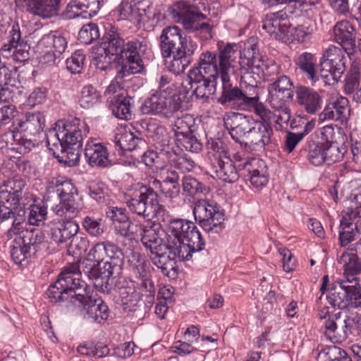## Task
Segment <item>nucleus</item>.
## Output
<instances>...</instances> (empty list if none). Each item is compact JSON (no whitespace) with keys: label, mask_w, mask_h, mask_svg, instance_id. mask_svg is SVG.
<instances>
[{"label":"nucleus","mask_w":361,"mask_h":361,"mask_svg":"<svg viewBox=\"0 0 361 361\" xmlns=\"http://www.w3.org/2000/svg\"><path fill=\"white\" fill-rule=\"evenodd\" d=\"M77 266L67 269L61 278L51 283L47 292L54 301H68L85 311V318L91 322L102 324L107 320L109 310L106 303L100 298L92 299L89 295V286L83 280L78 279V274L74 273Z\"/></svg>","instance_id":"f257e3e1"},{"label":"nucleus","mask_w":361,"mask_h":361,"mask_svg":"<svg viewBox=\"0 0 361 361\" xmlns=\"http://www.w3.org/2000/svg\"><path fill=\"white\" fill-rule=\"evenodd\" d=\"M54 192L60 201L53 207L54 214L61 221H51L49 235L55 243L63 244L74 237L79 231V225L73 218L80 212L82 207L77 200L78 190L70 180L52 181Z\"/></svg>","instance_id":"f03ea898"},{"label":"nucleus","mask_w":361,"mask_h":361,"mask_svg":"<svg viewBox=\"0 0 361 361\" xmlns=\"http://www.w3.org/2000/svg\"><path fill=\"white\" fill-rule=\"evenodd\" d=\"M159 47L167 70L179 75L193 61L197 44L185 36L178 26H169L161 32Z\"/></svg>","instance_id":"7ed1b4c3"},{"label":"nucleus","mask_w":361,"mask_h":361,"mask_svg":"<svg viewBox=\"0 0 361 361\" xmlns=\"http://www.w3.org/2000/svg\"><path fill=\"white\" fill-rule=\"evenodd\" d=\"M214 56L209 53H202L197 66L194 67L188 74L187 81L190 85L189 90L197 98L208 99L216 92L217 75Z\"/></svg>","instance_id":"20e7f679"},{"label":"nucleus","mask_w":361,"mask_h":361,"mask_svg":"<svg viewBox=\"0 0 361 361\" xmlns=\"http://www.w3.org/2000/svg\"><path fill=\"white\" fill-rule=\"evenodd\" d=\"M124 201L130 212L144 219L155 216L162 207L154 189L141 183L127 189Z\"/></svg>","instance_id":"39448f33"},{"label":"nucleus","mask_w":361,"mask_h":361,"mask_svg":"<svg viewBox=\"0 0 361 361\" xmlns=\"http://www.w3.org/2000/svg\"><path fill=\"white\" fill-rule=\"evenodd\" d=\"M25 186V180L18 176L8 178L0 183V222L9 219L12 207H27L32 201Z\"/></svg>","instance_id":"423d86ee"},{"label":"nucleus","mask_w":361,"mask_h":361,"mask_svg":"<svg viewBox=\"0 0 361 361\" xmlns=\"http://www.w3.org/2000/svg\"><path fill=\"white\" fill-rule=\"evenodd\" d=\"M267 80L271 82L267 87L268 101L271 108L278 114L276 122L281 126L287 125L291 118V111L288 104L294 94L292 89L293 82L285 75Z\"/></svg>","instance_id":"0eeeda50"},{"label":"nucleus","mask_w":361,"mask_h":361,"mask_svg":"<svg viewBox=\"0 0 361 361\" xmlns=\"http://www.w3.org/2000/svg\"><path fill=\"white\" fill-rule=\"evenodd\" d=\"M182 107L180 94L173 92V87L157 90L146 99L141 106L145 114L157 115L164 118L175 117Z\"/></svg>","instance_id":"6e6552de"},{"label":"nucleus","mask_w":361,"mask_h":361,"mask_svg":"<svg viewBox=\"0 0 361 361\" xmlns=\"http://www.w3.org/2000/svg\"><path fill=\"white\" fill-rule=\"evenodd\" d=\"M240 87L233 86L231 79L222 85V92L218 102L222 105L231 104L259 94V75L250 68L241 70Z\"/></svg>","instance_id":"1a4fd4ad"},{"label":"nucleus","mask_w":361,"mask_h":361,"mask_svg":"<svg viewBox=\"0 0 361 361\" xmlns=\"http://www.w3.org/2000/svg\"><path fill=\"white\" fill-rule=\"evenodd\" d=\"M173 17L188 31H200L206 39L212 38L213 26L208 23H200L207 16L201 13L199 8L185 1L177 2L172 11Z\"/></svg>","instance_id":"9d476101"},{"label":"nucleus","mask_w":361,"mask_h":361,"mask_svg":"<svg viewBox=\"0 0 361 361\" xmlns=\"http://www.w3.org/2000/svg\"><path fill=\"white\" fill-rule=\"evenodd\" d=\"M195 221L207 232L219 233L224 228V210L214 201L198 200L193 208Z\"/></svg>","instance_id":"9b49d317"},{"label":"nucleus","mask_w":361,"mask_h":361,"mask_svg":"<svg viewBox=\"0 0 361 361\" xmlns=\"http://www.w3.org/2000/svg\"><path fill=\"white\" fill-rule=\"evenodd\" d=\"M147 49L146 40L133 38L124 44L117 55L116 62L121 66V69L127 73H141L145 69L142 57Z\"/></svg>","instance_id":"f8f14e48"},{"label":"nucleus","mask_w":361,"mask_h":361,"mask_svg":"<svg viewBox=\"0 0 361 361\" xmlns=\"http://www.w3.org/2000/svg\"><path fill=\"white\" fill-rule=\"evenodd\" d=\"M324 335L333 343H342L345 342L353 334V322L345 316L341 317L339 312L331 316L324 322Z\"/></svg>","instance_id":"ddd939ff"},{"label":"nucleus","mask_w":361,"mask_h":361,"mask_svg":"<svg viewBox=\"0 0 361 361\" xmlns=\"http://www.w3.org/2000/svg\"><path fill=\"white\" fill-rule=\"evenodd\" d=\"M199 238H203L200 231L195 224L190 221L183 219H173L169 221L166 230L165 240H185L186 242L197 241Z\"/></svg>","instance_id":"4468645a"},{"label":"nucleus","mask_w":361,"mask_h":361,"mask_svg":"<svg viewBox=\"0 0 361 361\" xmlns=\"http://www.w3.org/2000/svg\"><path fill=\"white\" fill-rule=\"evenodd\" d=\"M235 44L228 43L218 44L217 54L210 51H206L203 53H209L214 56L217 75L220 76L222 85L230 78V75L233 72V63L237 58L238 52L235 49Z\"/></svg>","instance_id":"2eb2a0df"},{"label":"nucleus","mask_w":361,"mask_h":361,"mask_svg":"<svg viewBox=\"0 0 361 361\" xmlns=\"http://www.w3.org/2000/svg\"><path fill=\"white\" fill-rule=\"evenodd\" d=\"M18 71L8 72L0 82V102L21 103L27 94L26 89L19 80Z\"/></svg>","instance_id":"dca6fc26"},{"label":"nucleus","mask_w":361,"mask_h":361,"mask_svg":"<svg viewBox=\"0 0 361 361\" xmlns=\"http://www.w3.org/2000/svg\"><path fill=\"white\" fill-rule=\"evenodd\" d=\"M344 49L330 46L323 54L320 61L321 71L329 73L335 81H338L346 69Z\"/></svg>","instance_id":"f3484780"},{"label":"nucleus","mask_w":361,"mask_h":361,"mask_svg":"<svg viewBox=\"0 0 361 361\" xmlns=\"http://www.w3.org/2000/svg\"><path fill=\"white\" fill-rule=\"evenodd\" d=\"M350 114L349 102L346 97L343 96L331 97L319 114L318 120L319 122L333 120L339 121L341 124H346Z\"/></svg>","instance_id":"a211bd4d"},{"label":"nucleus","mask_w":361,"mask_h":361,"mask_svg":"<svg viewBox=\"0 0 361 361\" xmlns=\"http://www.w3.org/2000/svg\"><path fill=\"white\" fill-rule=\"evenodd\" d=\"M62 140L70 146H82V140L89 133V127L78 118H68L59 130Z\"/></svg>","instance_id":"6ab92c4d"},{"label":"nucleus","mask_w":361,"mask_h":361,"mask_svg":"<svg viewBox=\"0 0 361 361\" xmlns=\"http://www.w3.org/2000/svg\"><path fill=\"white\" fill-rule=\"evenodd\" d=\"M61 1V0H15L17 7L20 8L23 6L20 3H25L27 12L42 19L58 16Z\"/></svg>","instance_id":"aec40b11"},{"label":"nucleus","mask_w":361,"mask_h":361,"mask_svg":"<svg viewBox=\"0 0 361 361\" xmlns=\"http://www.w3.org/2000/svg\"><path fill=\"white\" fill-rule=\"evenodd\" d=\"M296 102L307 114H316L322 107L323 99L317 90L304 85L295 87Z\"/></svg>","instance_id":"412c9836"},{"label":"nucleus","mask_w":361,"mask_h":361,"mask_svg":"<svg viewBox=\"0 0 361 361\" xmlns=\"http://www.w3.org/2000/svg\"><path fill=\"white\" fill-rule=\"evenodd\" d=\"M198 243L186 242L185 240L178 242L166 240L169 247V254L173 255L174 260L178 259L180 261H188L192 259V255L199 253L204 249L205 242L203 238L197 240Z\"/></svg>","instance_id":"4be33fe9"},{"label":"nucleus","mask_w":361,"mask_h":361,"mask_svg":"<svg viewBox=\"0 0 361 361\" xmlns=\"http://www.w3.org/2000/svg\"><path fill=\"white\" fill-rule=\"evenodd\" d=\"M334 40L342 47V49L350 54L355 52V30L348 20L338 22L334 27Z\"/></svg>","instance_id":"5701e85b"},{"label":"nucleus","mask_w":361,"mask_h":361,"mask_svg":"<svg viewBox=\"0 0 361 361\" xmlns=\"http://www.w3.org/2000/svg\"><path fill=\"white\" fill-rule=\"evenodd\" d=\"M243 169L247 173L250 184L255 188L264 187L269 181L268 169L262 159L252 158L243 164Z\"/></svg>","instance_id":"b1692460"},{"label":"nucleus","mask_w":361,"mask_h":361,"mask_svg":"<svg viewBox=\"0 0 361 361\" xmlns=\"http://www.w3.org/2000/svg\"><path fill=\"white\" fill-rule=\"evenodd\" d=\"M233 109L245 111H253L261 119L262 123H269L273 114L260 102L259 94L256 96L246 97L238 102L229 104Z\"/></svg>","instance_id":"393cba45"},{"label":"nucleus","mask_w":361,"mask_h":361,"mask_svg":"<svg viewBox=\"0 0 361 361\" xmlns=\"http://www.w3.org/2000/svg\"><path fill=\"white\" fill-rule=\"evenodd\" d=\"M272 134L270 123L256 121L246 135L245 144L250 147L264 149L270 143Z\"/></svg>","instance_id":"a878e982"},{"label":"nucleus","mask_w":361,"mask_h":361,"mask_svg":"<svg viewBox=\"0 0 361 361\" xmlns=\"http://www.w3.org/2000/svg\"><path fill=\"white\" fill-rule=\"evenodd\" d=\"M45 127V117L40 111L27 112L21 119L16 120L15 129L26 135L39 136Z\"/></svg>","instance_id":"bb28decb"},{"label":"nucleus","mask_w":361,"mask_h":361,"mask_svg":"<svg viewBox=\"0 0 361 361\" xmlns=\"http://www.w3.org/2000/svg\"><path fill=\"white\" fill-rule=\"evenodd\" d=\"M104 0H71L66 7V13L69 18L82 17L90 18L96 16Z\"/></svg>","instance_id":"cd10ccee"},{"label":"nucleus","mask_w":361,"mask_h":361,"mask_svg":"<svg viewBox=\"0 0 361 361\" xmlns=\"http://www.w3.org/2000/svg\"><path fill=\"white\" fill-rule=\"evenodd\" d=\"M84 154L87 162L92 167L105 168L111 165L106 147L99 142L88 141Z\"/></svg>","instance_id":"c85d7f7f"},{"label":"nucleus","mask_w":361,"mask_h":361,"mask_svg":"<svg viewBox=\"0 0 361 361\" xmlns=\"http://www.w3.org/2000/svg\"><path fill=\"white\" fill-rule=\"evenodd\" d=\"M288 26L289 23L286 12L279 11L267 14L263 20L262 28L271 37L276 39L280 36V34H285L288 32Z\"/></svg>","instance_id":"c756f323"},{"label":"nucleus","mask_w":361,"mask_h":361,"mask_svg":"<svg viewBox=\"0 0 361 361\" xmlns=\"http://www.w3.org/2000/svg\"><path fill=\"white\" fill-rule=\"evenodd\" d=\"M66 38L59 31H51L44 35L35 45L36 52L42 54L44 50H52L61 55L67 48Z\"/></svg>","instance_id":"7c9ffc66"},{"label":"nucleus","mask_w":361,"mask_h":361,"mask_svg":"<svg viewBox=\"0 0 361 361\" xmlns=\"http://www.w3.org/2000/svg\"><path fill=\"white\" fill-rule=\"evenodd\" d=\"M8 38V43L2 46L1 51H12L18 60H26L28 58L29 53L27 51L23 50L26 47V44H24L22 39L20 26L17 22H14L12 24Z\"/></svg>","instance_id":"2f4dec72"},{"label":"nucleus","mask_w":361,"mask_h":361,"mask_svg":"<svg viewBox=\"0 0 361 361\" xmlns=\"http://www.w3.org/2000/svg\"><path fill=\"white\" fill-rule=\"evenodd\" d=\"M226 128L228 130L231 137L235 141L244 137L250 130L251 126L248 118L239 113H233L224 119Z\"/></svg>","instance_id":"473e14b6"},{"label":"nucleus","mask_w":361,"mask_h":361,"mask_svg":"<svg viewBox=\"0 0 361 361\" xmlns=\"http://www.w3.org/2000/svg\"><path fill=\"white\" fill-rule=\"evenodd\" d=\"M343 267L346 281L350 283L358 281L357 276L361 273V258L348 249L344 251L338 260Z\"/></svg>","instance_id":"72a5a7b5"},{"label":"nucleus","mask_w":361,"mask_h":361,"mask_svg":"<svg viewBox=\"0 0 361 361\" xmlns=\"http://www.w3.org/2000/svg\"><path fill=\"white\" fill-rule=\"evenodd\" d=\"M169 250L168 243L165 240L164 245L147 252L152 262L158 269H161L163 274L168 276L169 271L173 270L176 267V261L171 255H167Z\"/></svg>","instance_id":"f704fd0d"},{"label":"nucleus","mask_w":361,"mask_h":361,"mask_svg":"<svg viewBox=\"0 0 361 361\" xmlns=\"http://www.w3.org/2000/svg\"><path fill=\"white\" fill-rule=\"evenodd\" d=\"M152 187L159 188L166 197L175 198L180 192L179 175L175 170L168 169L164 173L162 181L154 179L152 182Z\"/></svg>","instance_id":"c9c22d12"},{"label":"nucleus","mask_w":361,"mask_h":361,"mask_svg":"<svg viewBox=\"0 0 361 361\" xmlns=\"http://www.w3.org/2000/svg\"><path fill=\"white\" fill-rule=\"evenodd\" d=\"M216 178L228 183H235L239 178V173L230 157L223 159H214L211 164Z\"/></svg>","instance_id":"e433bc0d"},{"label":"nucleus","mask_w":361,"mask_h":361,"mask_svg":"<svg viewBox=\"0 0 361 361\" xmlns=\"http://www.w3.org/2000/svg\"><path fill=\"white\" fill-rule=\"evenodd\" d=\"M347 283L345 281H336L331 285L326 299L334 307L338 309L348 308L349 304L347 300Z\"/></svg>","instance_id":"4c0bfd02"},{"label":"nucleus","mask_w":361,"mask_h":361,"mask_svg":"<svg viewBox=\"0 0 361 361\" xmlns=\"http://www.w3.org/2000/svg\"><path fill=\"white\" fill-rule=\"evenodd\" d=\"M138 232L141 235V242L148 252L154 250V247H158L164 245L163 240L159 236L157 229L159 226L154 224L145 226L142 224H135Z\"/></svg>","instance_id":"58836bf2"},{"label":"nucleus","mask_w":361,"mask_h":361,"mask_svg":"<svg viewBox=\"0 0 361 361\" xmlns=\"http://www.w3.org/2000/svg\"><path fill=\"white\" fill-rule=\"evenodd\" d=\"M125 44L124 39L121 36L118 30L115 27H111L106 30L102 38V42L99 47L107 51V53L114 54L117 59V55Z\"/></svg>","instance_id":"ea45409f"},{"label":"nucleus","mask_w":361,"mask_h":361,"mask_svg":"<svg viewBox=\"0 0 361 361\" xmlns=\"http://www.w3.org/2000/svg\"><path fill=\"white\" fill-rule=\"evenodd\" d=\"M17 237L33 255L39 249L45 238L44 233L39 228L25 229Z\"/></svg>","instance_id":"a19ab883"},{"label":"nucleus","mask_w":361,"mask_h":361,"mask_svg":"<svg viewBox=\"0 0 361 361\" xmlns=\"http://www.w3.org/2000/svg\"><path fill=\"white\" fill-rule=\"evenodd\" d=\"M75 265L77 266L76 270L74 271V273L78 274V279L75 280L77 283L78 280H81L80 277L81 276L82 273L84 274L85 276H87L90 280L98 281L100 278V271L98 269V266L99 264H97L95 262L92 260L90 258L85 259L83 261L80 262V264L78 265L77 264H71L66 266L61 274L59 275L58 279L61 278V274L70 267Z\"/></svg>","instance_id":"79ce46f5"},{"label":"nucleus","mask_w":361,"mask_h":361,"mask_svg":"<svg viewBox=\"0 0 361 361\" xmlns=\"http://www.w3.org/2000/svg\"><path fill=\"white\" fill-rule=\"evenodd\" d=\"M117 11L121 20H129L134 24L140 23L146 15V12L128 0H123Z\"/></svg>","instance_id":"37998d69"},{"label":"nucleus","mask_w":361,"mask_h":361,"mask_svg":"<svg viewBox=\"0 0 361 361\" xmlns=\"http://www.w3.org/2000/svg\"><path fill=\"white\" fill-rule=\"evenodd\" d=\"M316 61L314 55L309 52H303L295 59V63L301 73L312 81L317 80Z\"/></svg>","instance_id":"c03bdc74"},{"label":"nucleus","mask_w":361,"mask_h":361,"mask_svg":"<svg viewBox=\"0 0 361 361\" xmlns=\"http://www.w3.org/2000/svg\"><path fill=\"white\" fill-rule=\"evenodd\" d=\"M133 99L128 97L121 98L113 97L109 102L112 114L119 119L128 120L131 118Z\"/></svg>","instance_id":"a18cd8bd"},{"label":"nucleus","mask_w":361,"mask_h":361,"mask_svg":"<svg viewBox=\"0 0 361 361\" xmlns=\"http://www.w3.org/2000/svg\"><path fill=\"white\" fill-rule=\"evenodd\" d=\"M120 298L123 310L128 312L135 311L141 302V293L134 286L121 288Z\"/></svg>","instance_id":"49530a36"},{"label":"nucleus","mask_w":361,"mask_h":361,"mask_svg":"<svg viewBox=\"0 0 361 361\" xmlns=\"http://www.w3.org/2000/svg\"><path fill=\"white\" fill-rule=\"evenodd\" d=\"M166 152L169 154L170 165L182 173L191 172L196 166L195 161L187 154H178L166 150Z\"/></svg>","instance_id":"de8ad7c7"},{"label":"nucleus","mask_w":361,"mask_h":361,"mask_svg":"<svg viewBox=\"0 0 361 361\" xmlns=\"http://www.w3.org/2000/svg\"><path fill=\"white\" fill-rule=\"evenodd\" d=\"M129 75H130V73H127V72L121 69L117 72L116 77L111 82L110 85L106 87L104 92V95L106 97L109 102H111V100L113 99V97L119 99L125 97L123 79L124 77Z\"/></svg>","instance_id":"09e8293b"},{"label":"nucleus","mask_w":361,"mask_h":361,"mask_svg":"<svg viewBox=\"0 0 361 361\" xmlns=\"http://www.w3.org/2000/svg\"><path fill=\"white\" fill-rule=\"evenodd\" d=\"M26 207L23 205L18 206V207H12V214H11L9 219H13V224L11 228L7 231V237L8 239L20 235V233L24 231L23 224L25 221L26 216Z\"/></svg>","instance_id":"8fccbe9b"},{"label":"nucleus","mask_w":361,"mask_h":361,"mask_svg":"<svg viewBox=\"0 0 361 361\" xmlns=\"http://www.w3.org/2000/svg\"><path fill=\"white\" fill-rule=\"evenodd\" d=\"M195 121L190 114H185L180 117H178L173 124V130L177 140L184 136H188L193 132Z\"/></svg>","instance_id":"3c124183"},{"label":"nucleus","mask_w":361,"mask_h":361,"mask_svg":"<svg viewBox=\"0 0 361 361\" xmlns=\"http://www.w3.org/2000/svg\"><path fill=\"white\" fill-rule=\"evenodd\" d=\"M101 100L100 92L92 85L82 87L79 97V104L83 109H90Z\"/></svg>","instance_id":"603ef678"},{"label":"nucleus","mask_w":361,"mask_h":361,"mask_svg":"<svg viewBox=\"0 0 361 361\" xmlns=\"http://www.w3.org/2000/svg\"><path fill=\"white\" fill-rule=\"evenodd\" d=\"M142 140L135 136L130 130L123 129L115 137V144L123 151H132Z\"/></svg>","instance_id":"864d4df0"},{"label":"nucleus","mask_w":361,"mask_h":361,"mask_svg":"<svg viewBox=\"0 0 361 361\" xmlns=\"http://www.w3.org/2000/svg\"><path fill=\"white\" fill-rule=\"evenodd\" d=\"M361 234L359 226L339 224L338 244L341 247H345L355 241Z\"/></svg>","instance_id":"5fc2aeb1"},{"label":"nucleus","mask_w":361,"mask_h":361,"mask_svg":"<svg viewBox=\"0 0 361 361\" xmlns=\"http://www.w3.org/2000/svg\"><path fill=\"white\" fill-rule=\"evenodd\" d=\"M183 192L190 197L198 196L201 194H207L209 188L191 176H185L182 180Z\"/></svg>","instance_id":"6e6d98bb"},{"label":"nucleus","mask_w":361,"mask_h":361,"mask_svg":"<svg viewBox=\"0 0 361 361\" xmlns=\"http://www.w3.org/2000/svg\"><path fill=\"white\" fill-rule=\"evenodd\" d=\"M47 143L49 150L58 160L68 146L66 145L65 142L62 140L60 133H57L55 130L49 131V134L47 135Z\"/></svg>","instance_id":"4d7b16f0"},{"label":"nucleus","mask_w":361,"mask_h":361,"mask_svg":"<svg viewBox=\"0 0 361 361\" xmlns=\"http://www.w3.org/2000/svg\"><path fill=\"white\" fill-rule=\"evenodd\" d=\"M114 54L107 53V51L98 47L94 50L93 60L97 69L106 71L111 68L113 61H116Z\"/></svg>","instance_id":"13d9d810"},{"label":"nucleus","mask_w":361,"mask_h":361,"mask_svg":"<svg viewBox=\"0 0 361 361\" xmlns=\"http://www.w3.org/2000/svg\"><path fill=\"white\" fill-rule=\"evenodd\" d=\"M13 238V243L11 245V257L16 264H21L23 262L30 258L33 254L19 241L17 236Z\"/></svg>","instance_id":"bf43d9fd"},{"label":"nucleus","mask_w":361,"mask_h":361,"mask_svg":"<svg viewBox=\"0 0 361 361\" xmlns=\"http://www.w3.org/2000/svg\"><path fill=\"white\" fill-rule=\"evenodd\" d=\"M346 149L344 147H339L336 142L324 144V159L325 164L331 165L341 161Z\"/></svg>","instance_id":"052dcab7"},{"label":"nucleus","mask_w":361,"mask_h":361,"mask_svg":"<svg viewBox=\"0 0 361 361\" xmlns=\"http://www.w3.org/2000/svg\"><path fill=\"white\" fill-rule=\"evenodd\" d=\"M130 269L139 279L150 275L146 269L145 260L137 252H133L128 259Z\"/></svg>","instance_id":"680f3d73"},{"label":"nucleus","mask_w":361,"mask_h":361,"mask_svg":"<svg viewBox=\"0 0 361 361\" xmlns=\"http://www.w3.org/2000/svg\"><path fill=\"white\" fill-rule=\"evenodd\" d=\"M99 29L94 23L84 25L78 33V40L85 44H90L94 40L99 39Z\"/></svg>","instance_id":"e2e57ef3"},{"label":"nucleus","mask_w":361,"mask_h":361,"mask_svg":"<svg viewBox=\"0 0 361 361\" xmlns=\"http://www.w3.org/2000/svg\"><path fill=\"white\" fill-rule=\"evenodd\" d=\"M113 226L117 234L130 239L135 238L138 233L137 228L135 227L129 217L123 220V221L115 223Z\"/></svg>","instance_id":"0e129e2a"},{"label":"nucleus","mask_w":361,"mask_h":361,"mask_svg":"<svg viewBox=\"0 0 361 361\" xmlns=\"http://www.w3.org/2000/svg\"><path fill=\"white\" fill-rule=\"evenodd\" d=\"M27 206H28L27 209L29 210L28 222L31 225L39 226L47 216V208L44 206L34 204L32 201Z\"/></svg>","instance_id":"69168bd1"},{"label":"nucleus","mask_w":361,"mask_h":361,"mask_svg":"<svg viewBox=\"0 0 361 361\" xmlns=\"http://www.w3.org/2000/svg\"><path fill=\"white\" fill-rule=\"evenodd\" d=\"M307 159L315 166H322L323 164H325L324 144L313 143L310 145Z\"/></svg>","instance_id":"338daca9"},{"label":"nucleus","mask_w":361,"mask_h":361,"mask_svg":"<svg viewBox=\"0 0 361 361\" xmlns=\"http://www.w3.org/2000/svg\"><path fill=\"white\" fill-rule=\"evenodd\" d=\"M347 291L348 308L361 310V286L358 285V281L351 285L347 283Z\"/></svg>","instance_id":"774afa93"}]
</instances>
